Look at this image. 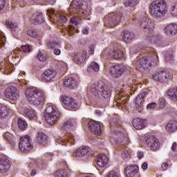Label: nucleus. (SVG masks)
<instances>
[{"instance_id": "f257e3e1", "label": "nucleus", "mask_w": 177, "mask_h": 177, "mask_svg": "<svg viewBox=\"0 0 177 177\" xmlns=\"http://www.w3.org/2000/svg\"><path fill=\"white\" fill-rule=\"evenodd\" d=\"M25 96L30 104L36 106H41L46 99L45 91L35 87L26 89Z\"/></svg>"}, {"instance_id": "f03ea898", "label": "nucleus", "mask_w": 177, "mask_h": 177, "mask_svg": "<svg viewBox=\"0 0 177 177\" xmlns=\"http://www.w3.org/2000/svg\"><path fill=\"white\" fill-rule=\"evenodd\" d=\"M149 13L156 20H161L168 13V5L165 0H155L149 6Z\"/></svg>"}, {"instance_id": "7ed1b4c3", "label": "nucleus", "mask_w": 177, "mask_h": 177, "mask_svg": "<svg viewBox=\"0 0 177 177\" xmlns=\"http://www.w3.org/2000/svg\"><path fill=\"white\" fill-rule=\"evenodd\" d=\"M88 89L99 99H109L111 95L110 89L102 82H91L88 84Z\"/></svg>"}, {"instance_id": "20e7f679", "label": "nucleus", "mask_w": 177, "mask_h": 177, "mask_svg": "<svg viewBox=\"0 0 177 177\" xmlns=\"http://www.w3.org/2000/svg\"><path fill=\"white\" fill-rule=\"evenodd\" d=\"M158 63V54L155 53L154 55L153 56H148L143 58L140 59L136 63V68L142 71V68L146 70L151 66H157Z\"/></svg>"}, {"instance_id": "39448f33", "label": "nucleus", "mask_w": 177, "mask_h": 177, "mask_svg": "<svg viewBox=\"0 0 177 177\" xmlns=\"http://www.w3.org/2000/svg\"><path fill=\"white\" fill-rule=\"evenodd\" d=\"M59 120V109L54 104H48L46 109L45 120L49 125H54Z\"/></svg>"}, {"instance_id": "423d86ee", "label": "nucleus", "mask_w": 177, "mask_h": 177, "mask_svg": "<svg viewBox=\"0 0 177 177\" xmlns=\"http://www.w3.org/2000/svg\"><path fill=\"white\" fill-rule=\"evenodd\" d=\"M139 26L145 32L153 31L156 26L154 21L147 17H144L140 19Z\"/></svg>"}, {"instance_id": "0eeeda50", "label": "nucleus", "mask_w": 177, "mask_h": 177, "mask_svg": "<svg viewBox=\"0 0 177 177\" xmlns=\"http://www.w3.org/2000/svg\"><path fill=\"white\" fill-rule=\"evenodd\" d=\"M30 142H31V138L28 136L21 137L19 145V150L23 153H27L30 150H32L33 147Z\"/></svg>"}, {"instance_id": "6e6552de", "label": "nucleus", "mask_w": 177, "mask_h": 177, "mask_svg": "<svg viewBox=\"0 0 177 177\" xmlns=\"http://www.w3.org/2000/svg\"><path fill=\"white\" fill-rule=\"evenodd\" d=\"M4 95L5 97L11 102H16L19 97V91L15 86L7 88Z\"/></svg>"}, {"instance_id": "1a4fd4ad", "label": "nucleus", "mask_w": 177, "mask_h": 177, "mask_svg": "<svg viewBox=\"0 0 177 177\" xmlns=\"http://www.w3.org/2000/svg\"><path fill=\"white\" fill-rule=\"evenodd\" d=\"M127 70L128 69L124 65H115L110 67L109 73L112 77L118 78L121 77L122 74H124Z\"/></svg>"}, {"instance_id": "9d476101", "label": "nucleus", "mask_w": 177, "mask_h": 177, "mask_svg": "<svg viewBox=\"0 0 177 177\" xmlns=\"http://www.w3.org/2000/svg\"><path fill=\"white\" fill-rule=\"evenodd\" d=\"M152 78L156 82H167L169 80V73L165 71H158L152 75Z\"/></svg>"}, {"instance_id": "9b49d317", "label": "nucleus", "mask_w": 177, "mask_h": 177, "mask_svg": "<svg viewBox=\"0 0 177 177\" xmlns=\"http://www.w3.org/2000/svg\"><path fill=\"white\" fill-rule=\"evenodd\" d=\"M146 144L148 147L153 151H156V150H158L160 149V142L158 139H157L154 136H150L145 140Z\"/></svg>"}, {"instance_id": "f8f14e48", "label": "nucleus", "mask_w": 177, "mask_h": 177, "mask_svg": "<svg viewBox=\"0 0 177 177\" xmlns=\"http://www.w3.org/2000/svg\"><path fill=\"white\" fill-rule=\"evenodd\" d=\"M109 55L111 57L115 59L116 60H120V59L124 57V51L119 48L109 50Z\"/></svg>"}, {"instance_id": "ddd939ff", "label": "nucleus", "mask_w": 177, "mask_h": 177, "mask_svg": "<svg viewBox=\"0 0 177 177\" xmlns=\"http://www.w3.org/2000/svg\"><path fill=\"white\" fill-rule=\"evenodd\" d=\"M88 125L92 133L98 136L102 133V128L100 127V124L97 123L95 121L91 120L88 122Z\"/></svg>"}, {"instance_id": "4468645a", "label": "nucleus", "mask_w": 177, "mask_h": 177, "mask_svg": "<svg viewBox=\"0 0 177 177\" xmlns=\"http://www.w3.org/2000/svg\"><path fill=\"white\" fill-rule=\"evenodd\" d=\"M88 125L92 133L98 136L102 133V128L100 127V124L97 123L95 121L91 120L88 122Z\"/></svg>"}, {"instance_id": "2eb2a0df", "label": "nucleus", "mask_w": 177, "mask_h": 177, "mask_svg": "<svg viewBox=\"0 0 177 177\" xmlns=\"http://www.w3.org/2000/svg\"><path fill=\"white\" fill-rule=\"evenodd\" d=\"M124 171L127 177H133L139 172V166L129 165L125 168Z\"/></svg>"}, {"instance_id": "dca6fc26", "label": "nucleus", "mask_w": 177, "mask_h": 177, "mask_svg": "<svg viewBox=\"0 0 177 177\" xmlns=\"http://www.w3.org/2000/svg\"><path fill=\"white\" fill-rule=\"evenodd\" d=\"M62 100L63 103L70 109H77V107H78V104H77L75 100H74V99H73L71 97L62 96Z\"/></svg>"}, {"instance_id": "f3484780", "label": "nucleus", "mask_w": 177, "mask_h": 177, "mask_svg": "<svg viewBox=\"0 0 177 177\" xmlns=\"http://www.w3.org/2000/svg\"><path fill=\"white\" fill-rule=\"evenodd\" d=\"M62 100L63 103L70 109H77V107H78V104H77L75 100H74V99H73L71 97L62 96Z\"/></svg>"}, {"instance_id": "a211bd4d", "label": "nucleus", "mask_w": 177, "mask_h": 177, "mask_svg": "<svg viewBox=\"0 0 177 177\" xmlns=\"http://www.w3.org/2000/svg\"><path fill=\"white\" fill-rule=\"evenodd\" d=\"M164 32L167 37H172V35H176L177 25L176 24L167 25V26L165 27Z\"/></svg>"}, {"instance_id": "6ab92c4d", "label": "nucleus", "mask_w": 177, "mask_h": 177, "mask_svg": "<svg viewBox=\"0 0 177 177\" xmlns=\"http://www.w3.org/2000/svg\"><path fill=\"white\" fill-rule=\"evenodd\" d=\"M88 53L86 50H83L81 53L77 54L74 57V61L76 64H82L85 63V60H86V56Z\"/></svg>"}, {"instance_id": "aec40b11", "label": "nucleus", "mask_w": 177, "mask_h": 177, "mask_svg": "<svg viewBox=\"0 0 177 177\" xmlns=\"http://www.w3.org/2000/svg\"><path fill=\"white\" fill-rule=\"evenodd\" d=\"M10 169V162L6 158H0V172L5 174Z\"/></svg>"}, {"instance_id": "412c9836", "label": "nucleus", "mask_w": 177, "mask_h": 177, "mask_svg": "<svg viewBox=\"0 0 177 177\" xmlns=\"http://www.w3.org/2000/svg\"><path fill=\"white\" fill-rule=\"evenodd\" d=\"M43 80L46 82H50L56 77V73L50 69L46 71L41 74Z\"/></svg>"}, {"instance_id": "4be33fe9", "label": "nucleus", "mask_w": 177, "mask_h": 177, "mask_svg": "<svg viewBox=\"0 0 177 177\" xmlns=\"http://www.w3.org/2000/svg\"><path fill=\"white\" fill-rule=\"evenodd\" d=\"M64 85L66 88H71V89H74L78 86V81L74 77H69L64 80Z\"/></svg>"}, {"instance_id": "5701e85b", "label": "nucleus", "mask_w": 177, "mask_h": 177, "mask_svg": "<svg viewBox=\"0 0 177 177\" xmlns=\"http://www.w3.org/2000/svg\"><path fill=\"white\" fill-rule=\"evenodd\" d=\"M57 142L60 145H66V142H69V143L73 145V143L75 142V137H74V134L68 133H66V136H65L64 139H57Z\"/></svg>"}, {"instance_id": "b1692460", "label": "nucleus", "mask_w": 177, "mask_h": 177, "mask_svg": "<svg viewBox=\"0 0 177 177\" xmlns=\"http://www.w3.org/2000/svg\"><path fill=\"white\" fill-rule=\"evenodd\" d=\"M117 97L118 100L115 102L114 105L118 106V107H122L128 102V96L124 95V92L119 93Z\"/></svg>"}, {"instance_id": "393cba45", "label": "nucleus", "mask_w": 177, "mask_h": 177, "mask_svg": "<svg viewBox=\"0 0 177 177\" xmlns=\"http://www.w3.org/2000/svg\"><path fill=\"white\" fill-rule=\"evenodd\" d=\"M132 125L136 129H143V128H145V125H146V120L139 118H136L132 121Z\"/></svg>"}, {"instance_id": "a878e982", "label": "nucleus", "mask_w": 177, "mask_h": 177, "mask_svg": "<svg viewBox=\"0 0 177 177\" xmlns=\"http://www.w3.org/2000/svg\"><path fill=\"white\" fill-rule=\"evenodd\" d=\"M89 153V147L87 146H82L75 151L76 157H85Z\"/></svg>"}, {"instance_id": "bb28decb", "label": "nucleus", "mask_w": 177, "mask_h": 177, "mask_svg": "<svg viewBox=\"0 0 177 177\" xmlns=\"http://www.w3.org/2000/svg\"><path fill=\"white\" fill-rule=\"evenodd\" d=\"M124 133H120L118 134H113L110 137V142L112 145H118V143H123Z\"/></svg>"}, {"instance_id": "cd10ccee", "label": "nucleus", "mask_w": 177, "mask_h": 177, "mask_svg": "<svg viewBox=\"0 0 177 177\" xmlns=\"http://www.w3.org/2000/svg\"><path fill=\"white\" fill-rule=\"evenodd\" d=\"M109 162V158L107 156L101 154L98 156V158L97 160V165L100 167V168H104L107 165Z\"/></svg>"}, {"instance_id": "c85d7f7f", "label": "nucleus", "mask_w": 177, "mask_h": 177, "mask_svg": "<svg viewBox=\"0 0 177 177\" xmlns=\"http://www.w3.org/2000/svg\"><path fill=\"white\" fill-rule=\"evenodd\" d=\"M24 114L29 120H37L38 118V113L32 108H26L24 110Z\"/></svg>"}, {"instance_id": "c756f323", "label": "nucleus", "mask_w": 177, "mask_h": 177, "mask_svg": "<svg viewBox=\"0 0 177 177\" xmlns=\"http://www.w3.org/2000/svg\"><path fill=\"white\" fill-rule=\"evenodd\" d=\"M12 70H13V65L9 63H7V64L3 63L0 66V71L3 73V74H6V75H8V74H10Z\"/></svg>"}, {"instance_id": "7c9ffc66", "label": "nucleus", "mask_w": 177, "mask_h": 177, "mask_svg": "<svg viewBox=\"0 0 177 177\" xmlns=\"http://www.w3.org/2000/svg\"><path fill=\"white\" fill-rule=\"evenodd\" d=\"M134 38H135V34H133V32H129L128 30H125L124 32L123 41L127 44H129V42H132Z\"/></svg>"}, {"instance_id": "2f4dec72", "label": "nucleus", "mask_w": 177, "mask_h": 177, "mask_svg": "<svg viewBox=\"0 0 177 177\" xmlns=\"http://www.w3.org/2000/svg\"><path fill=\"white\" fill-rule=\"evenodd\" d=\"M9 115V108L3 104H0V118H6Z\"/></svg>"}, {"instance_id": "473e14b6", "label": "nucleus", "mask_w": 177, "mask_h": 177, "mask_svg": "<svg viewBox=\"0 0 177 177\" xmlns=\"http://www.w3.org/2000/svg\"><path fill=\"white\" fill-rule=\"evenodd\" d=\"M165 129L168 132H175L177 129V122L175 121H169L165 126Z\"/></svg>"}, {"instance_id": "72a5a7b5", "label": "nucleus", "mask_w": 177, "mask_h": 177, "mask_svg": "<svg viewBox=\"0 0 177 177\" xmlns=\"http://www.w3.org/2000/svg\"><path fill=\"white\" fill-rule=\"evenodd\" d=\"M4 139L7 140V142L14 147L15 145H16V142L15 141V136L12 135V133L9 132H6L3 135Z\"/></svg>"}, {"instance_id": "f704fd0d", "label": "nucleus", "mask_w": 177, "mask_h": 177, "mask_svg": "<svg viewBox=\"0 0 177 177\" xmlns=\"http://www.w3.org/2000/svg\"><path fill=\"white\" fill-rule=\"evenodd\" d=\"M146 96H147V92L144 91L136 97V104L138 106V107H140V106H142V103H143V99H145Z\"/></svg>"}, {"instance_id": "c9c22d12", "label": "nucleus", "mask_w": 177, "mask_h": 177, "mask_svg": "<svg viewBox=\"0 0 177 177\" xmlns=\"http://www.w3.org/2000/svg\"><path fill=\"white\" fill-rule=\"evenodd\" d=\"M91 70H93L94 73H98V71L100 70V66H99L97 62H92L87 68L88 73H91Z\"/></svg>"}, {"instance_id": "e433bc0d", "label": "nucleus", "mask_w": 177, "mask_h": 177, "mask_svg": "<svg viewBox=\"0 0 177 177\" xmlns=\"http://www.w3.org/2000/svg\"><path fill=\"white\" fill-rule=\"evenodd\" d=\"M6 26L8 27V28H10L11 31H17V30H19L17 24L13 23L11 21H6Z\"/></svg>"}, {"instance_id": "4c0bfd02", "label": "nucleus", "mask_w": 177, "mask_h": 177, "mask_svg": "<svg viewBox=\"0 0 177 177\" xmlns=\"http://www.w3.org/2000/svg\"><path fill=\"white\" fill-rule=\"evenodd\" d=\"M131 149L124 150L122 153V160H124V161H128V160H129V158H131Z\"/></svg>"}, {"instance_id": "58836bf2", "label": "nucleus", "mask_w": 177, "mask_h": 177, "mask_svg": "<svg viewBox=\"0 0 177 177\" xmlns=\"http://www.w3.org/2000/svg\"><path fill=\"white\" fill-rule=\"evenodd\" d=\"M18 127L19 129H21V131L27 129V122H26L24 120L21 118H19L18 120Z\"/></svg>"}, {"instance_id": "ea45409f", "label": "nucleus", "mask_w": 177, "mask_h": 177, "mask_svg": "<svg viewBox=\"0 0 177 177\" xmlns=\"http://www.w3.org/2000/svg\"><path fill=\"white\" fill-rule=\"evenodd\" d=\"M55 177H68V173L66 170H57L55 173Z\"/></svg>"}, {"instance_id": "a19ab883", "label": "nucleus", "mask_w": 177, "mask_h": 177, "mask_svg": "<svg viewBox=\"0 0 177 177\" xmlns=\"http://www.w3.org/2000/svg\"><path fill=\"white\" fill-rule=\"evenodd\" d=\"M170 12L174 17L177 16V1L172 3Z\"/></svg>"}, {"instance_id": "79ce46f5", "label": "nucleus", "mask_w": 177, "mask_h": 177, "mask_svg": "<svg viewBox=\"0 0 177 177\" xmlns=\"http://www.w3.org/2000/svg\"><path fill=\"white\" fill-rule=\"evenodd\" d=\"M46 140V136L43 133L39 132L37 134V141L39 143H44Z\"/></svg>"}, {"instance_id": "37998d69", "label": "nucleus", "mask_w": 177, "mask_h": 177, "mask_svg": "<svg viewBox=\"0 0 177 177\" xmlns=\"http://www.w3.org/2000/svg\"><path fill=\"white\" fill-rule=\"evenodd\" d=\"M139 0H127L124 2V6H135V5H138Z\"/></svg>"}, {"instance_id": "c03bdc74", "label": "nucleus", "mask_w": 177, "mask_h": 177, "mask_svg": "<svg viewBox=\"0 0 177 177\" xmlns=\"http://www.w3.org/2000/svg\"><path fill=\"white\" fill-rule=\"evenodd\" d=\"M33 23L35 24H41V23H44V17H42V14L37 15Z\"/></svg>"}, {"instance_id": "a18cd8bd", "label": "nucleus", "mask_w": 177, "mask_h": 177, "mask_svg": "<svg viewBox=\"0 0 177 177\" xmlns=\"http://www.w3.org/2000/svg\"><path fill=\"white\" fill-rule=\"evenodd\" d=\"M28 35L32 37V38H38V33L34 29H30L28 30Z\"/></svg>"}, {"instance_id": "49530a36", "label": "nucleus", "mask_w": 177, "mask_h": 177, "mask_svg": "<svg viewBox=\"0 0 177 177\" xmlns=\"http://www.w3.org/2000/svg\"><path fill=\"white\" fill-rule=\"evenodd\" d=\"M37 57L40 62H46L48 60V57L41 52L38 53Z\"/></svg>"}, {"instance_id": "de8ad7c7", "label": "nucleus", "mask_w": 177, "mask_h": 177, "mask_svg": "<svg viewBox=\"0 0 177 177\" xmlns=\"http://www.w3.org/2000/svg\"><path fill=\"white\" fill-rule=\"evenodd\" d=\"M74 125V122L73 120L69 119L64 124V128H71Z\"/></svg>"}, {"instance_id": "09e8293b", "label": "nucleus", "mask_w": 177, "mask_h": 177, "mask_svg": "<svg viewBox=\"0 0 177 177\" xmlns=\"http://www.w3.org/2000/svg\"><path fill=\"white\" fill-rule=\"evenodd\" d=\"M165 60L167 63H172V62H174V55L172 53L167 54Z\"/></svg>"}, {"instance_id": "8fccbe9b", "label": "nucleus", "mask_w": 177, "mask_h": 177, "mask_svg": "<svg viewBox=\"0 0 177 177\" xmlns=\"http://www.w3.org/2000/svg\"><path fill=\"white\" fill-rule=\"evenodd\" d=\"M5 41H6V38L5 37V35H3V32L0 31V47L5 45Z\"/></svg>"}, {"instance_id": "3c124183", "label": "nucleus", "mask_w": 177, "mask_h": 177, "mask_svg": "<svg viewBox=\"0 0 177 177\" xmlns=\"http://www.w3.org/2000/svg\"><path fill=\"white\" fill-rule=\"evenodd\" d=\"M157 107V103L156 102H151L147 105V110H154Z\"/></svg>"}, {"instance_id": "603ef678", "label": "nucleus", "mask_w": 177, "mask_h": 177, "mask_svg": "<svg viewBox=\"0 0 177 177\" xmlns=\"http://www.w3.org/2000/svg\"><path fill=\"white\" fill-rule=\"evenodd\" d=\"M88 53L89 55H94L95 53V44H91L88 46Z\"/></svg>"}, {"instance_id": "864d4df0", "label": "nucleus", "mask_w": 177, "mask_h": 177, "mask_svg": "<svg viewBox=\"0 0 177 177\" xmlns=\"http://www.w3.org/2000/svg\"><path fill=\"white\" fill-rule=\"evenodd\" d=\"M140 86V88H142V85L139 84V82H136L133 83V84H131L130 86L131 89H132V91H135V89H138V87Z\"/></svg>"}, {"instance_id": "5fc2aeb1", "label": "nucleus", "mask_w": 177, "mask_h": 177, "mask_svg": "<svg viewBox=\"0 0 177 177\" xmlns=\"http://www.w3.org/2000/svg\"><path fill=\"white\" fill-rule=\"evenodd\" d=\"M107 177H120V176L116 171H111L109 172Z\"/></svg>"}, {"instance_id": "6e6d98bb", "label": "nucleus", "mask_w": 177, "mask_h": 177, "mask_svg": "<svg viewBox=\"0 0 177 177\" xmlns=\"http://www.w3.org/2000/svg\"><path fill=\"white\" fill-rule=\"evenodd\" d=\"M23 52H31V48L28 45H25L21 46Z\"/></svg>"}, {"instance_id": "4d7b16f0", "label": "nucleus", "mask_w": 177, "mask_h": 177, "mask_svg": "<svg viewBox=\"0 0 177 177\" xmlns=\"http://www.w3.org/2000/svg\"><path fill=\"white\" fill-rule=\"evenodd\" d=\"M121 17L119 16L115 21H113L112 22V24H111V27H114L115 25H118L120 24V20Z\"/></svg>"}, {"instance_id": "13d9d810", "label": "nucleus", "mask_w": 177, "mask_h": 177, "mask_svg": "<svg viewBox=\"0 0 177 177\" xmlns=\"http://www.w3.org/2000/svg\"><path fill=\"white\" fill-rule=\"evenodd\" d=\"M159 104H160V109H164V107H165V100L164 98H162L160 100L159 102Z\"/></svg>"}, {"instance_id": "bf43d9fd", "label": "nucleus", "mask_w": 177, "mask_h": 177, "mask_svg": "<svg viewBox=\"0 0 177 177\" xmlns=\"http://www.w3.org/2000/svg\"><path fill=\"white\" fill-rule=\"evenodd\" d=\"M59 23H66V21H67V17H66L65 16L61 15L59 16Z\"/></svg>"}, {"instance_id": "052dcab7", "label": "nucleus", "mask_w": 177, "mask_h": 177, "mask_svg": "<svg viewBox=\"0 0 177 177\" xmlns=\"http://www.w3.org/2000/svg\"><path fill=\"white\" fill-rule=\"evenodd\" d=\"M5 5H6V0H0V11L3 10Z\"/></svg>"}, {"instance_id": "680f3d73", "label": "nucleus", "mask_w": 177, "mask_h": 177, "mask_svg": "<svg viewBox=\"0 0 177 177\" xmlns=\"http://www.w3.org/2000/svg\"><path fill=\"white\" fill-rule=\"evenodd\" d=\"M19 48H17V49L14 50L11 53L12 57H17V56H18L17 53L19 52Z\"/></svg>"}, {"instance_id": "e2e57ef3", "label": "nucleus", "mask_w": 177, "mask_h": 177, "mask_svg": "<svg viewBox=\"0 0 177 177\" xmlns=\"http://www.w3.org/2000/svg\"><path fill=\"white\" fill-rule=\"evenodd\" d=\"M137 157L139 160H142V158H143L145 157V155L143 153V152L142 151H138L137 153Z\"/></svg>"}, {"instance_id": "0e129e2a", "label": "nucleus", "mask_w": 177, "mask_h": 177, "mask_svg": "<svg viewBox=\"0 0 177 177\" xmlns=\"http://www.w3.org/2000/svg\"><path fill=\"white\" fill-rule=\"evenodd\" d=\"M141 168L142 169H143L144 171H146V169H147V168H149V165H147V162H144L142 165H141Z\"/></svg>"}, {"instance_id": "69168bd1", "label": "nucleus", "mask_w": 177, "mask_h": 177, "mask_svg": "<svg viewBox=\"0 0 177 177\" xmlns=\"http://www.w3.org/2000/svg\"><path fill=\"white\" fill-rule=\"evenodd\" d=\"M168 167H169L168 162H163L162 164V169H163V171H167V169H168Z\"/></svg>"}, {"instance_id": "338daca9", "label": "nucleus", "mask_w": 177, "mask_h": 177, "mask_svg": "<svg viewBox=\"0 0 177 177\" xmlns=\"http://www.w3.org/2000/svg\"><path fill=\"white\" fill-rule=\"evenodd\" d=\"M59 44L56 42H52L50 43L48 46L49 48H50L51 49H53V48H56Z\"/></svg>"}, {"instance_id": "774afa93", "label": "nucleus", "mask_w": 177, "mask_h": 177, "mask_svg": "<svg viewBox=\"0 0 177 177\" xmlns=\"http://www.w3.org/2000/svg\"><path fill=\"white\" fill-rule=\"evenodd\" d=\"M148 39H149V41H151V42H153V41H155L156 39H157V37L153 36V35H151L148 37Z\"/></svg>"}]
</instances>
